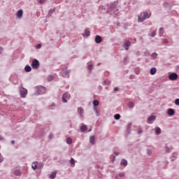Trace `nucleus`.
<instances>
[{"label": "nucleus", "mask_w": 179, "mask_h": 179, "mask_svg": "<svg viewBox=\"0 0 179 179\" xmlns=\"http://www.w3.org/2000/svg\"><path fill=\"white\" fill-rule=\"evenodd\" d=\"M152 37H155V36H156V31H154L152 33Z\"/></svg>", "instance_id": "2f4dec72"}, {"label": "nucleus", "mask_w": 179, "mask_h": 179, "mask_svg": "<svg viewBox=\"0 0 179 179\" xmlns=\"http://www.w3.org/2000/svg\"><path fill=\"white\" fill-rule=\"evenodd\" d=\"M78 113H80V115H81V117H83V109L82 108H78Z\"/></svg>", "instance_id": "6ab92c4d"}, {"label": "nucleus", "mask_w": 179, "mask_h": 179, "mask_svg": "<svg viewBox=\"0 0 179 179\" xmlns=\"http://www.w3.org/2000/svg\"><path fill=\"white\" fill-rule=\"evenodd\" d=\"M90 131H92V129H90L89 130V132H90Z\"/></svg>", "instance_id": "49530a36"}, {"label": "nucleus", "mask_w": 179, "mask_h": 179, "mask_svg": "<svg viewBox=\"0 0 179 179\" xmlns=\"http://www.w3.org/2000/svg\"><path fill=\"white\" fill-rule=\"evenodd\" d=\"M38 2L39 3L43 4L44 3V0H39Z\"/></svg>", "instance_id": "c9c22d12"}, {"label": "nucleus", "mask_w": 179, "mask_h": 179, "mask_svg": "<svg viewBox=\"0 0 179 179\" xmlns=\"http://www.w3.org/2000/svg\"><path fill=\"white\" fill-rule=\"evenodd\" d=\"M160 33H159V36H163V28H160Z\"/></svg>", "instance_id": "c756f323"}, {"label": "nucleus", "mask_w": 179, "mask_h": 179, "mask_svg": "<svg viewBox=\"0 0 179 179\" xmlns=\"http://www.w3.org/2000/svg\"><path fill=\"white\" fill-rule=\"evenodd\" d=\"M80 131L81 132H85V131H87V126L83 124V126L80 127Z\"/></svg>", "instance_id": "9d476101"}, {"label": "nucleus", "mask_w": 179, "mask_h": 179, "mask_svg": "<svg viewBox=\"0 0 179 179\" xmlns=\"http://www.w3.org/2000/svg\"><path fill=\"white\" fill-rule=\"evenodd\" d=\"M12 145L15 144V141H11Z\"/></svg>", "instance_id": "79ce46f5"}, {"label": "nucleus", "mask_w": 179, "mask_h": 179, "mask_svg": "<svg viewBox=\"0 0 179 179\" xmlns=\"http://www.w3.org/2000/svg\"><path fill=\"white\" fill-rule=\"evenodd\" d=\"M148 153L150 154V153H152V152L151 151H148Z\"/></svg>", "instance_id": "a18cd8bd"}, {"label": "nucleus", "mask_w": 179, "mask_h": 179, "mask_svg": "<svg viewBox=\"0 0 179 179\" xmlns=\"http://www.w3.org/2000/svg\"><path fill=\"white\" fill-rule=\"evenodd\" d=\"M103 39H101V37L99 35H96L95 38V43H96L97 44H100V43H101Z\"/></svg>", "instance_id": "6e6552de"}, {"label": "nucleus", "mask_w": 179, "mask_h": 179, "mask_svg": "<svg viewBox=\"0 0 179 179\" xmlns=\"http://www.w3.org/2000/svg\"><path fill=\"white\" fill-rule=\"evenodd\" d=\"M155 132H156L157 135H160L162 130L160 129L159 127H157Z\"/></svg>", "instance_id": "412c9836"}, {"label": "nucleus", "mask_w": 179, "mask_h": 179, "mask_svg": "<svg viewBox=\"0 0 179 179\" xmlns=\"http://www.w3.org/2000/svg\"><path fill=\"white\" fill-rule=\"evenodd\" d=\"M177 78H178V75H177L176 73H172L169 76L170 80H176Z\"/></svg>", "instance_id": "20e7f679"}, {"label": "nucleus", "mask_w": 179, "mask_h": 179, "mask_svg": "<svg viewBox=\"0 0 179 179\" xmlns=\"http://www.w3.org/2000/svg\"><path fill=\"white\" fill-rule=\"evenodd\" d=\"M152 58H156L157 57V53H152Z\"/></svg>", "instance_id": "7c9ffc66"}, {"label": "nucleus", "mask_w": 179, "mask_h": 179, "mask_svg": "<svg viewBox=\"0 0 179 179\" xmlns=\"http://www.w3.org/2000/svg\"><path fill=\"white\" fill-rule=\"evenodd\" d=\"M70 164H71L72 167H75V159L73 158L71 159Z\"/></svg>", "instance_id": "2eb2a0df"}, {"label": "nucleus", "mask_w": 179, "mask_h": 179, "mask_svg": "<svg viewBox=\"0 0 179 179\" xmlns=\"http://www.w3.org/2000/svg\"><path fill=\"white\" fill-rule=\"evenodd\" d=\"M99 100H94L93 101V105L95 106V107H97V106H99Z\"/></svg>", "instance_id": "dca6fc26"}, {"label": "nucleus", "mask_w": 179, "mask_h": 179, "mask_svg": "<svg viewBox=\"0 0 179 179\" xmlns=\"http://www.w3.org/2000/svg\"><path fill=\"white\" fill-rule=\"evenodd\" d=\"M121 166H127L128 164V162L125 159H122L120 163Z\"/></svg>", "instance_id": "4468645a"}, {"label": "nucleus", "mask_w": 179, "mask_h": 179, "mask_svg": "<svg viewBox=\"0 0 179 179\" xmlns=\"http://www.w3.org/2000/svg\"><path fill=\"white\" fill-rule=\"evenodd\" d=\"M66 143H68L69 145H72V138H71L70 137L67 138Z\"/></svg>", "instance_id": "aec40b11"}, {"label": "nucleus", "mask_w": 179, "mask_h": 179, "mask_svg": "<svg viewBox=\"0 0 179 179\" xmlns=\"http://www.w3.org/2000/svg\"><path fill=\"white\" fill-rule=\"evenodd\" d=\"M174 114V110L173 109H169L168 110V115H173Z\"/></svg>", "instance_id": "f3484780"}, {"label": "nucleus", "mask_w": 179, "mask_h": 179, "mask_svg": "<svg viewBox=\"0 0 179 179\" xmlns=\"http://www.w3.org/2000/svg\"><path fill=\"white\" fill-rule=\"evenodd\" d=\"M41 90H42V92L41 93V94H43V93L45 92V87H41Z\"/></svg>", "instance_id": "cd10ccee"}, {"label": "nucleus", "mask_w": 179, "mask_h": 179, "mask_svg": "<svg viewBox=\"0 0 179 179\" xmlns=\"http://www.w3.org/2000/svg\"><path fill=\"white\" fill-rule=\"evenodd\" d=\"M143 17H142L141 16H138V22H143L145 20V19H149L150 17V15H149V13L148 12H143Z\"/></svg>", "instance_id": "f257e3e1"}, {"label": "nucleus", "mask_w": 179, "mask_h": 179, "mask_svg": "<svg viewBox=\"0 0 179 179\" xmlns=\"http://www.w3.org/2000/svg\"><path fill=\"white\" fill-rule=\"evenodd\" d=\"M175 103L176 104V106H179V99H176L175 100Z\"/></svg>", "instance_id": "c85d7f7f"}, {"label": "nucleus", "mask_w": 179, "mask_h": 179, "mask_svg": "<svg viewBox=\"0 0 179 179\" xmlns=\"http://www.w3.org/2000/svg\"><path fill=\"white\" fill-rule=\"evenodd\" d=\"M96 139V137H94V136H92L90 138V143L92 144V145H94V141Z\"/></svg>", "instance_id": "ddd939ff"}, {"label": "nucleus", "mask_w": 179, "mask_h": 179, "mask_svg": "<svg viewBox=\"0 0 179 179\" xmlns=\"http://www.w3.org/2000/svg\"><path fill=\"white\" fill-rule=\"evenodd\" d=\"M135 106V104L134 103V102H129V103H128V107L129 108H133V107Z\"/></svg>", "instance_id": "5701e85b"}, {"label": "nucleus", "mask_w": 179, "mask_h": 179, "mask_svg": "<svg viewBox=\"0 0 179 179\" xmlns=\"http://www.w3.org/2000/svg\"><path fill=\"white\" fill-rule=\"evenodd\" d=\"M121 118V115L120 114L115 115V120H120Z\"/></svg>", "instance_id": "393cba45"}, {"label": "nucleus", "mask_w": 179, "mask_h": 179, "mask_svg": "<svg viewBox=\"0 0 179 179\" xmlns=\"http://www.w3.org/2000/svg\"><path fill=\"white\" fill-rule=\"evenodd\" d=\"M130 45H131V42H129V41H127L124 43V48H125L126 51H128V50H129Z\"/></svg>", "instance_id": "0eeeda50"}, {"label": "nucleus", "mask_w": 179, "mask_h": 179, "mask_svg": "<svg viewBox=\"0 0 179 179\" xmlns=\"http://www.w3.org/2000/svg\"><path fill=\"white\" fill-rule=\"evenodd\" d=\"M3 162V158L2 157H0V163H2Z\"/></svg>", "instance_id": "58836bf2"}, {"label": "nucleus", "mask_w": 179, "mask_h": 179, "mask_svg": "<svg viewBox=\"0 0 179 179\" xmlns=\"http://www.w3.org/2000/svg\"><path fill=\"white\" fill-rule=\"evenodd\" d=\"M114 90H115V92H117L118 87H115V88H114Z\"/></svg>", "instance_id": "ea45409f"}, {"label": "nucleus", "mask_w": 179, "mask_h": 179, "mask_svg": "<svg viewBox=\"0 0 179 179\" xmlns=\"http://www.w3.org/2000/svg\"><path fill=\"white\" fill-rule=\"evenodd\" d=\"M14 174H15V176H20V174H21L20 170H15L14 171Z\"/></svg>", "instance_id": "b1692460"}, {"label": "nucleus", "mask_w": 179, "mask_h": 179, "mask_svg": "<svg viewBox=\"0 0 179 179\" xmlns=\"http://www.w3.org/2000/svg\"><path fill=\"white\" fill-rule=\"evenodd\" d=\"M157 72V69H156V67H152L150 69V75H155Z\"/></svg>", "instance_id": "9b49d317"}, {"label": "nucleus", "mask_w": 179, "mask_h": 179, "mask_svg": "<svg viewBox=\"0 0 179 179\" xmlns=\"http://www.w3.org/2000/svg\"><path fill=\"white\" fill-rule=\"evenodd\" d=\"M138 134H142V129L139 128L138 129Z\"/></svg>", "instance_id": "f704fd0d"}, {"label": "nucleus", "mask_w": 179, "mask_h": 179, "mask_svg": "<svg viewBox=\"0 0 179 179\" xmlns=\"http://www.w3.org/2000/svg\"><path fill=\"white\" fill-rule=\"evenodd\" d=\"M64 73H65L66 76H68V75H69V71L66 70V71H65Z\"/></svg>", "instance_id": "72a5a7b5"}, {"label": "nucleus", "mask_w": 179, "mask_h": 179, "mask_svg": "<svg viewBox=\"0 0 179 179\" xmlns=\"http://www.w3.org/2000/svg\"><path fill=\"white\" fill-rule=\"evenodd\" d=\"M22 16H23V10H18V12L17 13V17L18 19H21Z\"/></svg>", "instance_id": "1a4fd4ad"}, {"label": "nucleus", "mask_w": 179, "mask_h": 179, "mask_svg": "<svg viewBox=\"0 0 179 179\" xmlns=\"http://www.w3.org/2000/svg\"><path fill=\"white\" fill-rule=\"evenodd\" d=\"M38 164V162H33L32 163V166L31 168L33 169V170H36L37 169V165Z\"/></svg>", "instance_id": "f8f14e48"}, {"label": "nucleus", "mask_w": 179, "mask_h": 179, "mask_svg": "<svg viewBox=\"0 0 179 179\" xmlns=\"http://www.w3.org/2000/svg\"><path fill=\"white\" fill-rule=\"evenodd\" d=\"M69 99H71V95L68 93H65L62 96L63 103H67Z\"/></svg>", "instance_id": "7ed1b4c3"}, {"label": "nucleus", "mask_w": 179, "mask_h": 179, "mask_svg": "<svg viewBox=\"0 0 179 179\" xmlns=\"http://www.w3.org/2000/svg\"><path fill=\"white\" fill-rule=\"evenodd\" d=\"M25 71L26 72H30V71H31V67H30V66H26Z\"/></svg>", "instance_id": "4be33fe9"}, {"label": "nucleus", "mask_w": 179, "mask_h": 179, "mask_svg": "<svg viewBox=\"0 0 179 179\" xmlns=\"http://www.w3.org/2000/svg\"><path fill=\"white\" fill-rule=\"evenodd\" d=\"M0 156H1V153H0Z\"/></svg>", "instance_id": "09e8293b"}, {"label": "nucleus", "mask_w": 179, "mask_h": 179, "mask_svg": "<svg viewBox=\"0 0 179 179\" xmlns=\"http://www.w3.org/2000/svg\"><path fill=\"white\" fill-rule=\"evenodd\" d=\"M119 177H124V173H120L119 174Z\"/></svg>", "instance_id": "4c0bfd02"}, {"label": "nucleus", "mask_w": 179, "mask_h": 179, "mask_svg": "<svg viewBox=\"0 0 179 179\" xmlns=\"http://www.w3.org/2000/svg\"><path fill=\"white\" fill-rule=\"evenodd\" d=\"M56 176H57V173L52 172V173L50 174V178H52V179H54V178H55Z\"/></svg>", "instance_id": "a211bd4d"}, {"label": "nucleus", "mask_w": 179, "mask_h": 179, "mask_svg": "<svg viewBox=\"0 0 179 179\" xmlns=\"http://www.w3.org/2000/svg\"><path fill=\"white\" fill-rule=\"evenodd\" d=\"M52 79H54L53 77H52V76H49L48 78V80L49 82H51V80H52Z\"/></svg>", "instance_id": "bb28decb"}, {"label": "nucleus", "mask_w": 179, "mask_h": 179, "mask_svg": "<svg viewBox=\"0 0 179 179\" xmlns=\"http://www.w3.org/2000/svg\"><path fill=\"white\" fill-rule=\"evenodd\" d=\"M20 95H21V97H23V98L26 97V96L27 95V90L24 89L23 90H21Z\"/></svg>", "instance_id": "39448f33"}, {"label": "nucleus", "mask_w": 179, "mask_h": 179, "mask_svg": "<svg viewBox=\"0 0 179 179\" xmlns=\"http://www.w3.org/2000/svg\"><path fill=\"white\" fill-rule=\"evenodd\" d=\"M55 9L50 10V12H55Z\"/></svg>", "instance_id": "37998d69"}, {"label": "nucleus", "mask_w": 179, "mask_h": 179, "mask_svg": "<svg viewBox=\"0 0 179 179\" xmlns=\"http://www.w3.org/2000/svg\"><path fill=\"white\" fill-rule=\"evenodd\" d=\"M85 36H87V37H88V36H90V31L86 30L85 31Z\"/></svg>", "instance_id": "a878e982"}, {"label": "nucleus", "mask_w": 179, "mask_h": 179, "mask_svg": "<svg viewBox=\"0 0 179 179\" xmlns=\"http://www.w3.org/2000/svg\"><path fill=\"white\" fill-rule=\"evenodd\" d=\"M155 120H156V116L152 115L148 118L147 121L148 124H152V121H155Z\"/></svg>", "instance_id": "423d86ee"}, {"label": "nucleus", "mask_w": 179, "mask_h": 179, "mask_svg": "<svg viewBox=\"0 0 179 179\" xmlns=\"http://www.w3.org/2000/svg\"><path fill=\"white\" fill-rule=\"evenodd\" d=\"M92 68H93V64H90V65L88 66V69H90V71H92Z\"/></svg>", "instance_id": "473e14b6"}, {"label": "nucleus", "mask_w": 179, "mask_h": 179, "mask_svg": "<svg viewBox=\"0 0 179 179\" xmlns=\"http://www.w3.org/2000/svg\"><path fill=\"white\" fill-rule=\"evenodd\" d=\"M164 43H167V40L164 39Z\"/></svg>", "instance_id": "c03bdc74"}, {"label": "nucleus", "mask_w": 179, "mask_h": 179, "mask_svg": "<svg viewBox=\"0 0 179 179\" xmlns=\"http://www.w3.org/2000/svg\"><path fill=\"white\" fill-rule=\"evenodd\" d=\"M2 48H0V54H2Z\"/></svg>", "instance_id": "a19ab883"}, {"label": "nucleus", "mask_w": 179, "mask_h": 179, "mask_svg": "<svg viewBox=\"0 0 179 179\" xmlns=\"http://www.w3.org/2000/svg\"><path fill=\"white\" fill-rule=\"evenodd\" d=\"M31 66L33 69H38L40 66V62L36 59H34L32 62Z\"/></svg>", "instance_id": "f03ea898"}, {"label": "nucleus", "mask_w": 179, "mask_h": 179, "mask_svg": "<svg viewBox=\"0 0 179 179\" xmlns=\"http://www.w3.org/2000/svg\"><path fill=\"white\" fill-rule=\"evenodd\" d=\"M115 155L117 156V155H118V152L115 153Z\"/></svg>", "instance_id": "de8ad7c7"}, {"label": "nucleus", "mask_w": 179, "mask_h": 179, "mask_svg": "<svg viewBox=\"0 0 179 179\" xmlns=\"http://www.w3.org/2000/svg\"><path fill=\"white\" fill-rule=\"evenodd\" d=\"M36 48H41V44H38L37 45H36Z\"/></svg>", "instance_id": "e433bc0d"}]
</instances>
